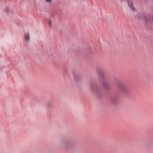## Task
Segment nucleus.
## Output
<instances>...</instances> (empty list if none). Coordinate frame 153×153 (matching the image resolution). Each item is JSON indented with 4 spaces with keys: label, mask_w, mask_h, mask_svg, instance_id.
<instances>
[{
    "label": "nucleus",
    "mask_w": 153,
    "mask_h": 153,
    "mask_svg": "<svg viewBox=\"0 0 153 153\" xmlns=\"http://www.w3.org/2000/svg\"><path fill=\"white\" fill-rule=\"evenodd\" d=\"M128 4L130 8L133 10H134V8L133 7V3L131 1H128Z\"/></svg>",
    "instance_id": "nucleus-3"
},
{
    "label": "nucleus",
    "mask_w": 153,
    "mask_h": 153,
    "mask_svg": "<svg viewBox=\"0 0 153 153\" xmlns=\"http://www.w3.org/2000/svg\"><path fill=\"white\" fill-rule=\"evenodd\" d=\"M49 23L50 25H51V22L50 21H49Z\"/></svg>",
    "instance_id": "nucleus-9"
},
{
    "label": "nucleus",
    "mask_w": 153,
    "mask_h": 153,
    "mask_svg": "<svg viewBox=\"0 0 153 153\" xmlns=\"http://www.w3.org/2000/svg\"><path fill=\"white\" fill-rule=\"evenodd\" d=\"M144 18L146 23L148 22L149 20V15L144 16Z\"/></svg>",
    "instance_id": "nucleus-5"
},
{
    "label": "nucleus",
    "mask_w": 153,
    "mask_h": 153,
    "mask_svg": "<svg viewBox=\"0 0 153 153\" xmlns=\"http://www.w3.org/2000/svg\"><path fill=\"white\" fill-rule=\"evenodd\" d=\"M45 1L48 3H51L52 1V0H45Z\"/></svg>",
    "instance_id": "nucleus-8"
},
{
    "label": "nucleus",
    "mask_w": 153,
    "mask_h": 153,
    "mask_svg": "<svg viewBox=\"0 0 153 153\" xmlns=\"http://www.w3.org/2000/svg\"><path fill=\"white\" fill-rule=\"evenodd\" d=\"M30 36L28 33H26L24 34L25 39L27 42H28L30 39Z\"/></svg>",
    "instance_id": "nucleus-1"
},
{
    "label": "nucleus",
    "mask_w": 153,
    "mask_h": 153,
    "mask_svg": "<svg viewBox=\"0 0 153 153\" xmlns=\"http://www.w3.org/2000/svg\"><path fill=\"white\" fill-rule=\"evenodd\" d=\"M120 88L123 91H126L127 90L126 87L125 85H121Z\"/></svg>",
    "instance_id": "nucleus-4"
},
{
    "label": "nucleus",
    "mask_w": 153,
    "mask_h": 153,
    "mask_svg": "<svg viewBox=\"0 0 153 153\" xmlns=\"http://www.w3.org/2000/svg\"><path fill=\"white\" fill-rule=\"evenodd\" d=\"M152 20L153 21V16H152Z\"/></svg>",
    "instance_id": "nucleus-10"
},
{
    "label": "nucleus",
    "mask_w": 153,
    "mask_h": 153,
    "mask_svg": "<svg viewBox=\"0 0 153 153\" xmlns=\"http://www.w3.org/2000/svg\"><path fill=\"white\" fill-rule=\"evenodd\" d=\"M4 10V11L6 13H8L9 11V9L8 7L6 8Z\"/></svg>",
    "instance_id": "nucleus-7"
},
{
    "label": "nucleus",
    "mask_w": 153,
    "mask_h": 153,
    "mask_svg": "<svg viewBox=\"0 0 153 153\" xmlns=\"http://www.w3.org/2000/svg\"><path fill=\"white\" fill-rule=\"evenodd\" d=\"M47 106L48 108H51L52 107V103L50 102H48L47 103Z\"/></svg>",
    "instance_id": "nucleus-6"
},
{
    "label": "nucleus",
    "mask_w": 153,
    "mask_h": 153,
    "mask_svg": "<svg viewBox=\"0 0 153 153\" xmlns=\"http://www.w3.org/2000/svg\"><path fill=\"white\" fill-rule=\"evenodd\" d=\"M103 86L105 89H108L109 88V85L107 82L104 81L102 84Z\"/></svg>",
    "instance_id": "nucleus-2"
}]
</instances>
